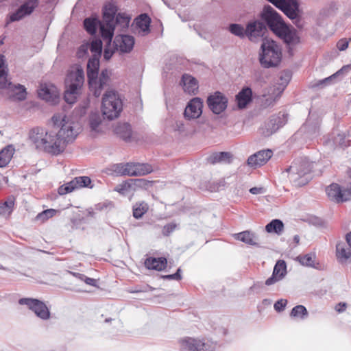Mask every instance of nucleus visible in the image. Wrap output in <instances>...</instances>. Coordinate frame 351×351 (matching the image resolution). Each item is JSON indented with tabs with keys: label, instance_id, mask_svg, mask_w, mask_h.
I'll list each match as a JSON object with an SVG mask.
<instances>
[{
	"label": "nucleus",
	"instance_id": "1",
	"mask_svg": "<svg viewBox=\"0 0 351 351\" xmlns=\"http://www.w3.org/2000/svg\"><path fill=\"white\" fill-rule=\"evenodd\" d=\"M51 119L53 125L59 128L58 132L36 128L30 130L29 138L37 149L58 155L64 150L68 143L75 140L81 128L77 121L63 113L54 114Z\"/></svg>",
	"mask_w": 351,
	"mask_h": 351
},
{
	"label": "nucleus",
	"instance_id": "2",
	"mask_svg": "<svg viewBox=\"0 0 351 351\" xmlns=\"http://www.w3.org/2000/svg\"><path fill=\"white\" fill-rule=\"evenodd\" d=\"M117 8L113 4L106 5L104 10L103 23L101 24V34L108 44H110L114 31L117 29L123 32L129 26L130 17L125 13L116 15Z\"/></svg>",
	"mask_w": 351,
	"mask_h": 351
},
{
	"label": "nucleus",
	"instance_id": "3",
	"mask_svg": "<svg viewBox=\"0 0 351 351\" xmlns=\"http://www.w3.org/2000/svg\"><path fill=\"white\" fill-rule=\"evenodd\" d=\"M99 69V58L91 57L87 64V77L89 87L96 97L100 96L101 90L109 85L112 75L110 71L104 69L98 77Z\"/></svg>",
	"mask_w": 351,
	"mask_h": 351
},
{
	"label": "nucleus",
	"instance_id": "4",
	"mask_svg": "<svg viewBox=\"0 0 351 351\" xmlns=\"http://www.w3.org/2000/svg\"><path fill=\"white\" fill-rule=\"evenodd\" d=\"M263 19L270 29L288 44L295 41V33L282 21L280 16L271 6H265L262 13Z\"/></svg>",
	"mask_w": 351,
	"mask_h": 351
},
{
	"label": "nucleus",
	"instance_id": "5",
	"mask_svg": "<svg viewBox=\"0 0 351 351\" xmlns=\"http://www.w3.org/2000/svg\"><path fill=\"white\" fill-rule=\"evenodd\" d=\"M260 62L265 68L276 66L281 60L280 47L273 40L265 38L261 45Z\"/></svg>",
	"mask_w": 351,
	"mask_h": 351
},
{
	"label": "nucleus",
	"instance_id": "6",
	"mask_svg": "<svg viewBox=\"0 0 351 351\" xmlns=\"http://www.w3.org/2000/svg\"><path fill=\"white\" fill-rule=\"evenodd\" d=\"M312 164L306 159H298L286 169L289 178L295 186H302L306 184L309 178L308 174L311 169Z\"/></svg>",
	"mask_w": 351,
	"mask_h": 351
},
{
	"label": "nucleus",
	"instance_id": "7",
	"mask_svg": "<svg viewBox=\"0 0 351 351\" xmlns=\"http://www.w3.org/2000/svg\"><path fill=\"white\" fill-rule=\"evenodd\" d=\"M123 104L119 95L114 91L106 92L102 99L101 110L104 117L112 120L119 117Z\"/></svg>",
	"mask_w": 351,
	"mask_h": 351
},
{
	"label": "nucleus",
	"instance_id": "8",
	"mask_svg": "<svg viewBox=\"0 0 351 351\" xmlns=\"http://www.w3.org/2000/svg\"><path fill=\"white\" fill-rule=\"evenodd\" d=\"M181 351H215L217 343L211 340L186 337L179 341Z\"/></svg>",
	"mask_w": 351,
	"mask_h": 351
},
{
	"label": "nucleus",
	"instance_id": "9",
	"mask_svg": "<svg viewBox=\"0 0 351 351\" xmlns=\"http://www.w3.org/2000/svg\"><path fill=\"white\" fill-rule=\"evenodd\" d=\"M272 4L280 9L293 23L300 27L299 19V5L296 0H269Z\"/></svg>",
	"mask_w": 351,
	"mask_h": 351
},
{
	"label": "nucleus",
	"instance_id": "10",
	"mask_svg": "<svg viewBox=\"0 0 351 351\" xmlns=\"http://www.w3.org/2000/svg\"><path fill=\"white\" fill-rule=\"evenodd\" d=\"M19 303L21 305L27 306L41 319L47 320L50 318L49 309L43 302L39 300L29 298H21Z\"/></svg>",
	"mask_w": 351,
	"mask_h": 351
},
{
	"label": "nucleus",
	"instance_id": "11",
	"mask_svg": "<svg viewBox=\"0 0 351 351\" xmlns=\"http://www.w3.org/2000/svg\"><path fill=\"white\" fill-rule=\"evenodd\" d=\"M84 80L83 69L81 66L75 64L71 68L66 75L65 87L73 88L80 91L84 83Z\"/></svg>",
	"mask_w": 351,
	"mask_h": 351
},
{
	"label": "nucleus",
	"instance_id": "12",
	"mask_svg": "<svg viewBox=\"0 0 351 351\" xmlns=\"http://www.w3.org/2000/svg\"><path fill=\"white\" fill-rule=\"evenodd\" d=\"M207 104L214 114H219L226 109L228 98L223 94L217 91L208 97Z\"/></svg>",
	"mask_w": 351,
	"mask_h": 351
},
{
	"label": "nucleus",
	"instance_id": "13",
	"mask_svg": "<svg viewBox=\"0 0 351 351\" xmlns=\"http://www.w3.org/2000/svg\"><path fill=\"white\" fill-rule=\"evenodd\" d=\"M203 101L199 97L191 99L184 110V117L188 120L196 119L202 114Z\"/></svg>",
	"mask_w": 351,
	"mask_h": 351
},
{
	"label": "nucleus",
	"instance_id": "14",
	"mask_svg": "<svg viewBox=\"0 0 351 351\" xmlns=\"http://www.w3.org/2000/svg\"><path fill=\"white\" fill-rule=\"evenodd\" d=\"M326 194L328 198L337 203L343 202L349 199L350 193L346 190H343L338 184L333 183L326 189Z\"/></svg>",
	"mask_w": 351,
	"mask_h": 351
},
{
	"label": "nucleus",
	"instance_id": "15",
	"mask_svg": "<svg viewBox=\"0 0 351 351\" xmlns=\"http://www.w3.org/2000/svg\"><path fill=\"white\" fill-rule=\"evenodd\" d=\"M90 50L93 53L92 57L99 58L102 50V42L100 39H95L90 43L82 45L78 49L77 56L83 58Z\"/></svg>",
	"mask_w": 351,
	"mask_h": 351
},
{
	"label": "nucleus",
	"instance_id": "16",
	"mask_svg": "<svg viewBox=\"0 0 351 351\" xmlns=\"http://www.w3.org/2000/svg\"><path fill=\"white\" fill-rule=\"evenodd\" d=\"M267 28L265 24L260 21L250 22L246 27V36L251 41H256L257 38L264 36Z\"/></svg>",
	"mask_w": 351,
	"mask_h": 351
},
{
	"label": "nucleus",
	"instance_id": "17",
	"mask_svg": "<svg viewBox=\"0 0 351 351\" xmlns=\"http://www.w3.org/2000/svg\"><path fill=\"white\" fill-rule=\"evenodd\" d=\"M283 92V88H276V86H270L263 95L261 105L264 108L273 106Z\"/></svg>",
	"mask_w": 351,
	"mask_h": 351
},
{
	"label": "nucleus",
	"instance_id": "18",
	"mask_svg": "<svg viewBox=\"0 0 351 351\" xmlns=\"http://www.w3.org/2000/svg\"><path fill=\"white\" fill-rule=\"evenodd\" d=\"M128 176H143L153 171L152 166L148 163L127 162Z\"/></svg>",
	"mask_w": 351,
	"mask_h": 351
},
{
	"label": "nucleus",
	"instance_id": "19",
	"mask_svg": "<svg viewBox=\"0 0 351 351\" xmlns=\"http://www.w3.org/2000/svg\"><path fill=\"white\" fill-rule=\"evenodd\" d=\"M271 150H261L248 158L247 164L252 167H260L265 165L271 158Z\"/></svg>",
	"mask_w": 351,
	"mask_h": 351
},
{
	"label": "nucleus",
	"instance_id": "20",
	"mask_svg": "<svg viewBox=\"0 0 351 351\" xmlns=\"http://www.w3.org/2000/svg\"><path fill=\"white\" fill-rule=\"evenodd\" d=\"M38 95L42 99L55 104L59 100L60 93L56 86L45 85L39 89Z\"/></svg>",
	"mask_w": 351,
	"mask_h": 351
},
{
	"label": "nucleus",
	"instance_id": "21",
	"mask_svg": "<svg viewBox=\"0 0 351 351\" xmlns=\"http://www.w3.org/2000/svg\"><path fill=\"white\" fill-rule=\"evenodd\" d=\"M287 274V266L284 261L280 260L276 263L272 276L267 279L265 285L267 286L272 285L276 282L282 280Z\"/></svg>",
	"mask_w": 351,
	"mask_h": 351
},
{
	"label": "nucleus",
	"instance_id": "22",
	"mask_svg": "<svg viewBox=\"0 0 351 351\" xmlns=\"http://www.w3.org/2000/svg\"><path fill=\"white\" fill-rule=\"evenodd\" d=\"M114 44L117 49L128 53L133 49L134 38L132 36L120 34L115 37Z\"/></svg>",
	"mask_w": 351,
	"mask_h": 351
},
{
	"label": "nucleus",
	"instance_id": "23",
	"mask_svg": "<svg viewBox=\"0 0 351 351\" xmlns=\"http://www.w3.org/2000/svg\"><path fill=\"white\" fill-rule=\"evenodd\" d=\"M180 84L184 92L189 94H195L198 90L197 80L189 74H184L182 77Z\"/></svg>",
	"mask_w": 351,
	"mask_h": 351
},
{
	"label": "nucleus",
	"instance_id": "24",
	"mask_svg": "<svg viewBox=\"0 0 351 351\" xmlns=\"http://www.w3.org/2000/svg\"><path fill=\"white\" fill-rule=\"evenodd\" d=\"M239 109L245 108L252 101V90L250 87L243 88L236 96Z\"/></svg>",
	"mask_w": 351,
	"mask_h": 351
},
{
	"label": "nucleus",
	"instance_id": "25",
	"mask_svg": "<svg viewBox=\"0 0 351 351\" xmlns=\"http://www.w3.org/2000/svg\"><path fill=\"white\" fill-rule=\"evenodd\" d=\"M12 87V84L8 80V69L5 64V58L0 55V88L8 89Z\"/></svg>",
	"mask_w": 351,
	"mask_h": 351
},
{
	"label": "nucleus",
	"instance_id": "26",
	"mask_svg": "<svg viewBox=\"0 0 351 351\" xmlns=\"http://www.w3.org/2000/svg\"><path fill=\"white\" fill-rule=\"evenodd\" d=\"M285 124V114L273 116L266 123V135H270Z\"/></svg>",
	"mask_w": 351,
	"mask_h": 351
},
{
	"label": "nucleus",
	"instance_id": "27",
	"mask_svg": "<svg viewBox=\"0 0 351 351\" xmlns=\"http://www.w3.org/2000/svg\"><path fill=\"white\" fill-rule=\"evenodd\" d=\"M167 261L165 258H148L145 261L146 267L149 269L162 271L167 267Z\"/></svg>",
	"mask_w": 351,
	"mask_h": 351
},
{
	"label": "nucleus",
	"instance_id": "28",
	"mask_svg": "<svg viewBox=\"0 0 351 351\" xmlns=\"http://www.w3.org/2000/svg\"><path fill=\"white\" fill-rule=\"evenodd\" d=\"M297 260L304 266L319 269L320 265L317 262L316 254L314 252L308 253L304 255H300L297 257Z\"/></svg>",
	"mask_w": 351,
	"mask_h": 351
},
{
	"label": "nucleus",
	"instance_id": "29",
	"mask_svg": "<svg viewBox=\"0 0 351 351\" xmlns=\"http://www.w3.org/2000/svg\"><path fill=\"white\" fill-rule=\"evenodd\" d=\"M136 27L139 29V34L145 36L149 32L150 18L145 14H141L136 19Z\"/></svg>",
	"mask_w": 351,
	"mask_h": 351
},
{
	"label": "nucleus",
	"instance_id": "30",
	"mask_svg": "<svg viewBox=\"0 0 351 351\" xmlns=\"http://www.w3.org/2000/svg\"><path fill=\"white\" fill-rule=\"evenodd\" d=\"M336 255L340 263H344L351 257V248L346 247L343 243H339L336 246Z\"/></svg>",
	"mask_w": 351,
	"mask_h": 351
},
{
	"label": "nucleus",
	"instance_id": "31",
	"mask_svg": "<svg viewBox=\"0 0 351 351\" xmlns=\"http://www.w3.org/2000/svg\"><path fill=\"white\" fill-rule=\"evenodd\" d=\"M14 152V148L8 145L0 152V167H5L11 160Z\"/></svg>",
	"mask_w": 351,
	"mask_h": 351
},
{
	"label": "nucleus",
	"instance_id": "32",
	"mask_svg": "<svg viewBox=\"0 0 351 351\" xmlns=\"http://www.w3.org/2000/svg\"><path fill=\"white\" fill-rule=\"evenodd\" d=\"M237 240L241 241L246 244L254 245H256V237L250 231H243L234 235Z\"/></svg>",
	"mask_w": 351,
	"mask_h": 351
},
{
	"label": "nucleus",
	"instance_id": "33",
	"mask_svg": "<svg viewBox=\"0 0 351 351\" xmlns=\"http://www.w3.org/2000/svg\"><path fill=\"white\" fill-rule=\"evenodd\" d=\"M351 69V66L350 65H346V66H343L340 70H339L338 71H337L335 73H334L333 75L328 77H326L325 79L324 80H319L317 84H316V86H322V87H324L325 86H327L328 84H330L332 81L339 75L346 73V72H348L350 69Z\"/></svg>",
	"mask_w": 351,
	"mask_h": 351
},
{
	"label": "nucleus",
	"instance_id": "34",
	"mask_svg": "<svg viewBox=\"0 0 351 351\" xmlns=\"http://www.w3.org/2000/svg\"><path fill=\"white\" fill-rule=\"evenodd\" d=\"M9 90L11 92L10 97L14 99L22 101L26 98L25 88L21 84H12V87L10 88Z\"/></svg>",
	"mask_w": 351,
	"mask_h": 351
},
{
	"label": "nucleus",
	"instance_id": "35",
	"mask_svg": "<svg viewBox=\"0 0 351 351\" xmlns=\"http://www.w3.org/2000/svg\"><path fill=\"white\" fill-rule=\"evenodd\" d=\"M149 206L148 204L142 201L139 202H136L133 206V216L136 219L141 218L143 215L147 213L148 210Z\"/></svg>",
	"mask_w": 351,
	"mask_h": 351
},
{
	"label": "nucleus",
	"instance_id": "36",
	"mask_svg": "<svg viewBox=\"0 0 351 351\" xmlns=\"http://www.w3.org/2000/svg\"><path fill=\"white\" fill-rule=\"evenodd\" d=\"M78 182L79 181L77 180V177L75 178L71 181L61 186L58 189V193L60 195H64L68 193H71L75 189H80Z\"/></svg>",
	"mask_w": 351,
	"mask_h": 351
},
{
	"label": "nucleus",
	"instance_id": "37",
	"mask_svg": "<svg viewBox=\"0 0 351 351\" xmlns=\"http://www.w3.org/2000/svg\"><path fill=\"white\" fill-rule=\"evenodd\" d=\"M115 132L120 135L122 138L128 140L130 138L132 134L131 126L127 123L119 124L115 128Z\"/></svg>",
	"mask_w": 351,
	"mask_h": 351
},
{
	"label": "nucleus",
	"instance_id": "38",
	"mask_svg": "<svg viewBox=\"0 0 351 351\" xmlns=\"http://www.w3.org/2000/svg\"><path fill=\"white\" fill-rule=\"evenodd\" d=\"M283 228L284 224L282 221L279 219H274L265 226L267 232L269 233L274 232L278 234L282 233Z\"/></svg>",
	"mask_w": 351,
	"mask_h": 351
},
{
	"label": "nucleus",
	"instance_id": "39",
	"mask_svg": "<svg viewBox=\"0 0 351 351\" xmlns=\"http://www.w3.org/2000/svg\"><path fill=\"white\" fill-rule=\"evenodd\" d=\"M103 22H100L96 19L87 18L84 21V25L86 30L90 34H94L96 32V29L98 25H99V28L101 29V24Z\"/></svg>",
	"mask_w": 351,
	"mask_h": 351
},
{
	"label": "nucleus",
	"instance_id": "40",
	"mask_svg": "<svg viewBox=\"0 0 351 351\" xmlns=\"http://www.w3.org/2000/svg\"><path fill=\"white\" fill-rule=\"evenodd\" d=\"M14 205V199L9 197L3 203L0 204V214L4 216L10 215L12 212Z\"/></svg>",
	"mask_w": 351,
	"mask_h": 351
},
{
	"label": "nucleus",
	"instance_id": "41",
	"mask_svg": "<svg viewBox=\"0 0 351 351\" xmlns=\"http://www.w3.org/2000/svg\"><path fill=\"white\" fill-rule=\"evenodd\" d=\"M64 91V100L69 104H73L76 101L77 97L80 93V91L73 89V88L65 87Z\"/></svg>",
	"mask_w": 351,
	"mask_h": 351
},
{
	"label": "nucleus",
	"instance_id": "42",
	"mask_svg": "<svg viewBox=\"0 0 351 351\" xmlns=\"http://www.w3.org/2000/svg\"><path fill=\"white\" fill-rule=\"evenodd\" d=\"M290 315L293 317H297L303 319L308 316V311L305 306L303 305H298L293 308Z\"/></svg>",
	"mask_w": 351,
	"mask_h": 351
},
{
	"label": "nucleus",
	"instance_id": "43",
	"mask_svg": "<svg viewBox=\"0 0 351 351\" xmlns=\"http://www.w3.org/2000/svg\"><path fill=\"white\" fill-rule=\"evenodd\" d=\"M230 154L228 152L215 153L210 156L209 161L214 164L221 162H229Z\"/></svg>",
	"mask_w": 351,
	"mask_h": 351
},
{
	"label": "nucleus",
	"instance_id": "44",
	"mask_svg": "<svg viewBox=\"0 0 351 351\" xmlns=\"http://www.w3.org/2000/svg\"><path fill=\"white\" fill-rule=\"evenodd\" d=\"M110 171L117 176H128L127 163L115 164L112 166Z\"/></svg>",
	"mask_w": 351,
	"mask_h": 351
},
{
	"label": "nucleus",
	"instance_id": "45",
	"mask_svg": "<svg viewBox=\"0 0 351 351\" xmlns=\"http://www.w3.org/2000/svg\"><path fill=\"white\" fill-rule=\"evenodd\" d=\"M228 29L232 34L240 38H243L245 35H246V29H245L244 27L240 24H230Z\"/></svg>",
	"mask_w": 351,
	"mask_h": 351
},
{
	"label": "nucleus",
	"instance_id": "46",
	"mask_svg": "<svg viewBox=\"0 0 351 351\" xmlns=\"http://www.w3.org/2000/svg\"><path fill=\"white\" fill-rule=\"evenodd\" d=\"M57 213L55 209H47L43 212L38 213L36 217V220L40 222H45L49 218L53 217Z\"/></svg>",
	"mask_w": 351,
	"mask_h": 351
},
{
	"label": "nucleus",
	"instance_id": "47",
	"mask_svg": "<svg viewBox=\"0 0 351 351\" xmlns=\"http://www.w3.org/2000/svg\"><path fill=\"white\" fill-rule=\"evenodd\" d=\"M114 190L121 195H127L133 191L130 180L117 185Z\"/></svg>",
	"mask_w": 351,
	"mask_h": 351
},
{
	"label": "nucleus",
	"instance_id": "48",
	"mask_svg": "<svg viewBox=\"0 0 351 351\" xmlns=\"http://www.w3.org/2000/svg\"><path fill=\"white\" fill-rule=\"evenodd\" d=\"M38 3L35 0H28L25 3L22 5L19 8L23 11V14L26 16L30 14L34 8L37 6Z\"/></svg>",
	"mask_w": 351,
	"mask_h": 351
},
{
	"label": "nucleus",
	"instance_id": "49",
	"mask_svg": "<svg viewBox=\"0 0 351 351\" xmlns=\"http://www.w3.org/2000/svg\"><path fill=\"white\" fill-rule=\"evenodd\" d=\"M131 184L132 185V190L135 191L137 189L143 188L146 189L149 184V182L142 178L139 179H130Z\"/></svg>",
	"mask_w": 351,
	"mask_h": 351
},
{
	"label": "nucleus",
	"instance_id": "50",
	"mask_svg": "<svg viewBox=\"0 0 351 351\" xmlns=\"http://www.w3.org/2000/svg\"><path fill=\"white\" fill-rule=\"evenodd\" d=\"M101 122V119L99 113H92L90 115L89 123L93 130H97Z\"/></svg>",
	"mask_w": 351,
	"mask_h": 351
},
{
	"label": "nucleus",
	"instance_id": "51",
	"mask_svg": "<svg viewBox=\"0 0 351 351\" xmlns=\"http://www.w3.org/2000/svg\"><path fill=\"white\" fill-rule=\"evenodd\" d=\"M77 180L79 181V187L80 189L82 187H89L92 188L93 186L90 185L91 180L88 176H80L77 177Z\"/></svg>",
	"mask_w": 351,
	"mask_h": 351
},
{
	"label": "nucleus",
	"instance_id": "52",
	"mask_svg": "<svg viewBox=\"0 0 351 351\" xmlns=\"http://www.w3.org/2000/svg\"><path fill=\"white\" fill-rule=\"evenodd\" d=\"M25 16L23 11L19 8L15 12L10 15V20L12 22L17 21L23 19Z\"/></svg>",
	"mask_w": 351,
	"mask_h": 351
},
{
	"label": "nucleus",
	"instance_id": "53",
	"mask_svg": "<svg viewBox=\"0 0 351 351\" xmlns=\"http://www.w3.org/2000/svg\"><path fill=\"white\" fill-rule=\"evenodd\" d=\"M289 80L290 75L288 73H285L284 75H281L280 77V82L278 86H276V88H283L284 90L286 86L288 84Z\"/></svg>",
	"mask_w": 351,
	"mask_h": 351
},
{
	"label": "nucleus",
	"instance_id": "54",
	"mask_svg": "<svg viewBox=\"0 0 351 351\" xmlns=\"http://www.w3.org/2000/svg\"><path fill=\"white\" fill-rule=\"evenodd\" d=\"M287 304V300L285 299H280L274 304V308L276 311L280 312L284 310Z\"/></svg>",
	"mask_w": 351,
	"mask_h": 351
},
{
	"label": "nucleus",
	"instance_id": "55",
	"mask_svg": "<svg viewBox=\"0 0 351 351\" xmlns=\"http://www.w3.org/2000/svg\"><path fill=\"white\" fill-rule=\"evenodd\" d=\"M334 143L341 147L348 146V143L346 141L345 136L342 134H338L334 139Z\"/></svg>",
	"mask_w": 351,
	"mask_h": 351
},
{
	"label": "nucleus",
	"instance_id": "56",
	"mask_svg": "<svg viewBox=\"0 0 351 351\" xmlns=\"http://www.w3.org/2000/svg\"><path fill=\"white\" fill-rule=\"evenodd\" d=\"M180 271H181V269L179 268L177 270L176 273H175L174 274L166 275V276H164L163 278L165 279L179 280L182 278V276L180 275Z\"/></svg>",
	"mask_w": 351,
	"mask_h": 351
},
{
	"label": "nucleus",
	"instance_id": "57",
	"mask_svg": "<svg viewBox=\"0 0 351 351\" xmlns=\"http://www.w3.org/2000/svg\"><path fill=\"white\" fill-rule=\"evenodd\" d=\"M349 42L346 39H341L337 43V48L340 51L346 50L348 47Z\"/></svg>",
	"mask_w": 351,
	"mask_h": 351
},
{
	"label": "nucleus",
	"instance_id": "58",
	"mask_svg": "<svg viewBox=\"0 0 351 351\" xmlns=\"http://www.w3.org/2000/svg\"><path fill=\"white\" fill-rule=\"evenodd\" d=\"M176 228V225L168 224L164 226L162 232L165 235H168L172 232Z\"/></svg>",
	"mask_w": 351,
	"mask_h": 351
},
{
	"label": "nucleus",
	"instance_id": "59",
	"mask_svg": "<svg viewBox=\"0 0 351 351\" xmlns=\"http://www.w3.org/2000/svg\"><path fill=\"white\" fill-rule=\"evenodd\" d=\"M174 130L180 132L185 131L184 124L182 121H177L174 125Z\"/></svg>",
	"mask_w": 351,
	"mask_h": 351
},
{
	"label": "nucleus",
	"instance_id": "60",
	"mask_svg": "<svg viewBox=\"0 0 351 351\" xmlns=\"http://www.w3.org/2000/svg\"><path fill=\"white\" fill-rule=\"evenodd\" d=\"M265 190L263 187H252L250 189V192L252 194L257 195L265 193Z\"/></svg>",
	"mask_w": 351,
	"mask_h": 351
},
{
	"label": "nucleus",
	"instance_id": "61",
	"mask_svg": "<svg viewBox=\"0 0 351 351\" xmlns=\"http://www.w3.org/2000/svg\"><path fill=\"white\" fill-rule=\"evenodd\" d=\"M113 54V51L107 48L104 49V57L106 60H109Z\"/></svg>",
	"mask_w": 351,
	"mask_h": 351
},
{
	"label": "nucleus",
	"instance_id": "62",
	"mask_svg": "<svg viewBox=\"0 0 351 351\" xmlns=\"http://www.w3.org/2000/svg\"><path fill=\"white\" fill-rule=\"evenodd\" d=\"M84 282L86 284L89 285H92V286L96 285V280L94 278L87 277V278H84Z\"/></svg>",
	"mask_w": 351,
	"mask_h": 351
},
{
	"label": "nucleus",
	"instance_id": "63",
	"mask_svg": "<svg viewBox=\"0 0 351 351\" xmlns=\"http://www.w3.org/2000/svg\"><path fill=\"white\" fill-rule=\"evenodd\" d=\"M346 308V304L345 303H339L338 304V305L336 306L335 309L337 311L341 313V312H343Z\"/></svg>",
	"mask_w": 351,
	"mask_h": 351
},
{
	"label": "nucleus",
	"instance_id": "64",
	"mask_svg": "<svg viewBox=\"0 0 351 351\" xmlns=\"http://www.w3.org/2000/svg\"><path fill=\"white\" fill-rule=\"evenodd\" d=\"M346 238L349 247L351 248V232L346 234Z\"/></svg>",
	"mask_w": 351,
	"mask_h": 351
}]
</instances>
